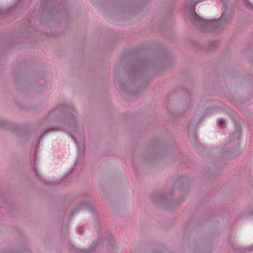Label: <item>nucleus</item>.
<instances>
[{
	"label": "nucleus",
	"instance_id": "f03ea898",
	"mask_svg": "<svg viewBox=\"0 0 253 253\" xmlns=\"http://www.w3.org/2000/svg\"><path fill=\"white\" fill-rule=\"evenodd\" d=\"M245 0V3L246 4V5H247V6L249 8H250V9H252L253 6H252V5H251V3H250V2H249L248 1H247V0Z\"/></svg>",
	"mask_w": 253,
	"mask_h": 253
},
{
	"label": "nucleus",
	"instance_id": "7ed1b4c3",
	"mask_svg": "<svg viewBox=\"0 0 253 253\" xmlns=\"http://www.w3.org/2000/svg\"><path fill=\"white\" fill-rule=\"evenodd\" d=\"M83 208V205L82 204V205L80 204V210L82 209Z\"/></svg>",
	"mask_w": 253,
	"mask_h": 253
},
{
	"label": "nucleus",
	"instance_id": "f257e3e1",
	"mask_svg": "<svg viewBox=\"0 0 253 253\" xmlns=\"http://www.w3.org/2000/svg\"><path fill=\"white\" fill-rule=\"evenodd\" d=\"M192 12L189 14V18L190 21L194 24L198 25V24H202L203 25H217L219 24L221 20H214L212 21L205 20L200 17L195 12V6L192 8ZM223 18V15L221 16V19Z\"/></svg>",
	"mask_w": 253,
	"mask_h": 253
}]
</instances>
